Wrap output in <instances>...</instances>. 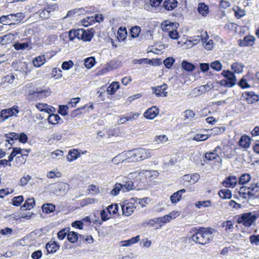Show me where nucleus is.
<instances>
[{
	"label": "nucleus",
	"mask_w": 259,
	"mask_h": 259,
	"mask_svg": "<svg viewBox=\"0 0 259 259\" xmlns=\"http://www.w3.org/2000/svg\"><path fill=\"white\" fill-rule=\"evenodd\" d=\"M192 231L194 233L191 236V240L197 243L205 245L212 240V229L210 228H200L199 229L193 228Z\"/></svg>",
	"instance_id": "f257e3e1"
},
{
	"label": "nucleus",
	"mask_w": 259,
	"mask_h": 259,
	"mask_svg": "<svg viewBox=\"0 0 259 259\" xmlns=\"http://www.w3.org/2000/svg\"><path fill=\"white\" fill-rule=\"evenodd\" d=\"M240 197L245 199L259 198V185L257 183L251 184L250 186H241L239 191Z\"/></svg>",
	"instance_id": "f03ea898"
},
{
	"label": "nucleus",
	"mask_w": 259,
	"mask_h": 259,
	"mask_svg": "<svg viewBox=\"0 0 259 259\" xmlns=\"http://www.w3.org/2000/svg\"><path fill=\"white\" fill-rule=\"evenodd\" d=\"M151 156L148 149L142 148L134 149L127 153L128 161H140Z\"/></svg>",
	"instance_id": "7ed1b4c3"
},
{
	"label": "nucleus",
	"mask_w": 259,
	"mask_h": 259,
	"mask_svg": "<svg viewBox=\"0 0 259 259\" xmlns=\"http://www.w3.org/2000/svg\"><path fill=\"white\" fill-rule=\"evenodd\" d=\"M258 217V214L256 211L249 212L239 215L236 221L238 224H242L246 227H249L253 224Z\"/></svg>",
	"instance_id": "20e7f679"
},
{
	"label": "nucleus",
	"mask_w": 259,
	"mask_h": 259,
	"mask_svg": "<svg viewBox=\"0 0 259 259\" xmlns=\"http://www.w3.org/2000/svg\"><path fill=\"white\" fill-rule=\"evenodd\" d=\"M222 75L225 78L220 81L219 83L221 86L232 88L236 83V78L234 73L229 70H223Z\"/></svg>",
	"instance_id": "39448f33"
},
{
	"label": "nucleus",
	"mask_w": 259,
	"mask_h": 259,
	"mask_svg": "<svg viewBox=\"0 0 259 259\" xmlns=\"http://www.w3.org/2000/svg\"><path fill=\"white\" fill-rule=\"evenodd\" d=\"M24 16L21 13L4 15L0 17V23L4 25H11L21 21Z\"/></svg>",
	"instance_id": "423d86ee"
},
{
	"label": "nucleus",
	"mask_w": 259,
	"mask_h": 259,
	"mask_svg": "<svg viewBox=\"0 0 259 259\" xmlns=\"http://www.w3.org/2000/svg\"><path fill=\"white\" fill-rule=\"evenodd\" d=\"M51 92L50 89L42 90L41 89H36L33 92H30L28 95L31 98L35 100H41L51 95Z\"/></svg>",
	"instance_id": "0eeeda50"
},
{
	"label": "nucleus",
	"mask_w": 259,
	"mask_h": 259,
	"mask_svg": "<svg viewBox=\"0 0 259 259\" xmlns=\"http://www.w3.org/2000/svg\"><path fill=\"white\" fill-rule=\"evenodd\" d=\"M18 108V106H14L12 108L2 110L1 112V118L5 120L13 116H17L19 112Z\"/></svg>",
	"instance_id": "6e6552de"
},
{
	"label": "nucleus",
	"mask_w": 259,
	"mask_h": 259,
	"mask_svg": "<svg viewBox=\"0 0 259 259\" xmlns=\"http://www.w3.org/2000/svg\"><path fill=\"white\" fill-rule=\"evenodd\" d=\"M241 98L248 104H253L259 100V96L253 92H245L242 93Z\"/></svg>",
	"instance_id": "1a4fd4ad"
},
{
	"label": "nucleus",
	"mask_w": 259,
	"mask_h": 259,
	"mask_svg": "<svg viewBox=\"0 0 259 259\" xmlns=\"http://www.w3.org/2000/svg\"><path fill=\"white\" fill-rule=\"evenodd\" d=\"M121 206L122 214L127 217L131 215L136 208L134 204L132 202H128L127 200L124 201L123 203L121 204Z\"/></svg>",
	"instance_id": "9d476101"
},
{
	"label": "nucleus",
	"mask_w": 259,
	"mask_h": 259,
	"mask_svg": "<svg viewBox=\"0 0 259 259\" xmlns=\"http://www.w3.org/2000/svg\"><path fill=\"white\" fill-rule=\"evenodd\" d=\"M167 88V86L166 84H163L161 85L152 87V93L155 94L157 97H166L167 96V93L165 91Z\"/></svg>",
	"instance_id": "9b49d317"
},
{
	"label": "nucleus",
	"mask_w": 259,
	"mask_h": 259,
	"mask_svg": "<svg viewBox=\"0 0 259 259\" xmlns=\"http://www.w3.org/2000/svg\"><path fill=\"white\" fill-rule=\"evenodd\" d=\"M255 40V37L252 35L244 37L243 39L238 40V45L240 47L252 46Z\"/></svg>",
	"instance_id": "f8f14e48"
},
{
	"label": "nucleus",
	"mask_w": 259,
	"mask_h": 259,
	"mask_svg": "<svg viewBox=\"0 0 259 259\" xmlns=\"http://www.w3.org/2000/svg\"><path fill=\"white\" fill-rule=\"evenodd\" d=\"M83 33H84V29L71 30L68 33L69 39L71 41H73L75 38L78 39H81Z\"/></svg>",
	"instance_id": "ddd939ff"
},
{
	"label": "nucleus",
	"mask_w": 259,
	"mask_h": 259,
	"mask_svg": "<svg viewBox=\"0 0 259 259\" xmlns=\"http://www.w3.org/2000/svg\"><path fill=\"white\" fill-rule=\"evenodd\" d=\"M158 109L155 106H153L152 107L149 108L144 112V116L146 118L153 119L158 114Z\"/></svg>",
	"instance_id": "4468645a"
},
{
	"label": "nucleus",
	"mask_w": 259,
	"mask_h": 259,
	"mask_svg": "<svg viewBox=\"0 0 259 259\" xmlns=\"http://www.w3.org/2000/svg\"><path fill=\"white\" fill-rule=\"evenodd\" d=\"M237 183V179L235 176H230L223 181L222 184L225 187L234 188Z\"/></svg>",
	"instance_id": "2eb2a0df"
},
{
	"label": "nucleus",
	"mask_w": 259,
	"mask_h": 259,
	"mask_svg": "<svg viewBox=\"0 0 259 259\" xmlns=\"http://www.w3.org/2000/svg\"><path fill=\"white\" fill-rule=\"evenodd\" d=\"M250 140L249 137L244 135L241 137L238 144L241 147L246 149L250 146Z\"/></svg>",
	"instance_id": "dca6fc26"
},
{
	"label": "nucleus",
	"mask_w": 259,
	"mask_h": 259,
	"mask_svg": "<svg viewBox=\"0 0 259 259\" xmlns=\"http://www.w3.org/2000/svg\"><path fill=\"white\" fill-rule=\"evenodd\" d=\"M94 32L95 30L93 28L87 30L84 29L81 40L84 41H90L94 36Z\"/></svg>",
	"instance_id": "f3484780"
},
{
	"label": "nucleus",
	"mask_w": 259,
	"mask_h": 259,
	"mask_svg": "<svg viewBox=\"0 0 259 259\" xmlns=\"http://www.w3.org/2000/svg\"><path fill=\"white\" fill-rule=\"evenodd\" d=\"M35 205V201L33 198H28L24 204L20 207L21 210H30Z\"/></svg>",
	"instance_id": "a211bd4d"
},
{
	"label": "nucleus",
	"mask_w": 259,
	"mask_h": 259,
	"mask_svg": "<svg viewBox=\"0 0 259 259\" xmlns=\"http://www.w3.org/2000/svg\"><path fill=\"white\" fill-rule=\"evenodd\" d=\"M179 215L178 211H172L162 218H160V222L163 224L168 222L171 219L176 218Z\"/></svg>",
	"instance_id": "6ab92c4d"
},
{
	"label": "nucleus",
	"mask_w": 259,
	"mask_h": 259,
	"mask_svg": "<svg viewBox=\"0 0 259 259\" xmlns=\"http://www.w3.org/2000/svg\"><path fill=\"white\" fill-rule=\"evenodd\" d=\"M177 0H165L163 3V7L166 10L171 11L177 6Z\"/></svg>",
	"instance_id": "aec40b11"
},
{
	"label": "nucleus",
	"mask_w": 259,
	"mask_h": 259,
	"mask_svg": "<svg viewBox=\"0 0 259 259\" xmlns=\"http://www.w3.org/2000/svg\"><path fill=\"white\" fill-rule=\"evenodd\" d=\"M46 247L48 253H54L59 248V245L56 242L53 241L47 243Z\"/></svg>",
	"instance_id": "412c9836"
},
{
	"label": "nucleus",
	"mask_w": 259,
	"mask_h": 259,
	"mask_svg": "<svg viewBox=\"0 0 259 259\" xmlns=\"http://www.w3.org/2000/svg\"><path fill=\"white\" fill-rule=\"evenodd\" d=\"M121 184L122 186V191L123 192H128L135 189V186L132 181L122 182Z\"/></svg>",
	"instance_id": "4be33fe9"
},
{
	"label": "nucleus",
	"mask_w": 259,
	"mask_h": 259,
	"mask_svg": "<svg viewBox=\"0 0 259 259\" xmlns=\"http://www.w3.org/2000/svg\"><path fill=\"white\" fill-rule=\"evenodd\" d=\"M120 85L118 82H113L107 89V93L109 95L114 94L119 88Z\"/></svg>",
	"instance_id": "5701e85b"
},
{
	"label": "nucleus",
	"mask_w": 259,
	"mask_h": 259,
	"mask_svg": "<svg viewBox=\"0 0 259 259\" xmlns=\"http://www.w3.org/2000/svg\"><path fill=\"white\" fill-rule=\"evenodd\" d=\"M47 120L50 124H56L59 123V121L61 120V118L58 114L52 113L49 115Z\"/></svg>",
	"instance_id": "b1692460"
},
{
	"label": "nucleus",
	"mask_w": 259,
	"mask_h": 259,
	"mask_svg": "<svg viewBox=\"0 0 259 259\" xmlns=\"http://www.w3.org/2000/svg\"><path fill=\"white\" fill-rule=\"evenodd\" d=\"M46 62V57L44 55L36 57L33 61V65L35 67H39Z\"/></svg>",
	"instance_id": "393cba45"
},
{
	"label": "nucleus",
	"mask_w": 259,
	"mask_h": 259,
	"mask_svg": "<svg viewBox=\"0 0 259 259\" xmlns=\"http://www.w3.org/2000/svg\"><path fill=\"white\" fill-rule=\"evenodd\" d=\"M117 38L119 41H123L125 39L127 36V31L125 27L122 28L120 27L119 28L117 31Z\"/></svg>",
	"instance_id": "a878e982"
},
{
	"label": "nucleus",
	"mask_w": 259,
	"mask_h": 259,
	"mask_svg": "<svg viewBox=\"0 0 259 259\" xmlns=\"http://www.w3.org/2000/svg\"><path fill=\"white\" fill-rule=\"evenodd\" d=\"M197 9L198 12L203 16H206L209 12L208 7L204 3L199 4Z\"/></svg>",
	"instance_id": "bb28decb"
},
{
	"label": "nucleus",
	"mask_w": 259,
	"mask_h": 259,
	"mask_svg": "<svg viewBox=\"0 0 259 259\" xmlns=\"http://www.w3.org/2000/svg\"><path fill=\"white\" fill-rule=\"evenodd\" d=\"M220 197L223 199H230L232 197L231 191L229 189H222L218 193Z\"/></svg>",
	"instance_id": "cd10ccee"
},
{
	"label": "nucleus",
	"mask_w": 259,
	"mask_h": 259,
	"mask_svg": "<svg viewBox=\"0 0 259 259\" xmlns=\"http://www.w3.org/2000/svg\"><path fill=\"white\" fill-rule=\"evenodd\" d=\"M140 240V236L138 235L136 237H133L127 240L123 241L121 242L122 246H128L132 244L137 243Z\"/></svg>",
	"instance_id": "c85d7f7f"
},
{
	"label": "nucleus",
	"mask_w": 259,
	"mask_h": 259,
	"mask_svg": "<svg viewBox=\"0 0 259 259\" xmlns=\"http://www.w3.org/2000/svg\"><path fill=\"white\" fill-rule=\"evenodd\" d=\"M182 68L186 71L191 72L195 69V65L187 61H183L182 63Z\"/></svg>",
	"instance_id": "c756f323"
},
{
	"label": "nucleus",
	"mask_w": 259,
	"mask_h": 259,
	"mask_svg": "<svg viewBox=\"0 0 259 259\" xmlns=\"http://www.w3.org/2000/svg\"><path fill=\"white\" fill-rule=\"evenodd\" d=\"M67 240L72 243H75L78 239V234L74 231L70 232L68 233Z\"/></svg>",
	"instance_id": "7c9ffc66"
},
{
	"label": "nucleus",
	"mask_w": 259,
	"mask_h": 259,
	"mask_svg": "<svg viewBox=\"0 0 259 259\" xmlns=\"http://www.w3.org/2000/svg\"><path fill=\"white\" fill-rule=\"evenodd\" d=\"M55 205L52 203H46L42 205V209L44 212L50 213L55 211Z\"/></svg>",
	"instance_id": "2f4dec72"
},
{
	"label": "nucleus",
	"mask_w": 259,
	"mask_h": 259,
	"mask_svg": "<svg viewBox=\"0 0 259 259\" xmlns=\"http://www.w3.org/2000/svg\"><path fill=\"white\" fill-rule=\"evenodd\" d=\"M244 66L238 62L233 63L231 65V69L235 73H239L243 71Z\"/></svg>",
	"instance_id": "473e14b6"
},
{
	"label": "nucleus",
	"mask_w": 259,
	"mask_h": 259,
	"mask_svg": "<svg viewBox=\"0 0 259 259\" xmlns=\"http://www.w3.org/2000/svg\"><path fill=\"white\" fill-rule=\"evenodd\" d=\"M80 155L79 153L76 150H70L67 155V160L71 162L76 159Z\"/></svg>",
	"instance_id": "72a5a7b5"
},
{
	"label": "nucleus",
	"mask_w": 259,
	"mask_h": 259,
	"mask_svg": "<svg viewBox=\"0 0 259 259\" xmlns=\"http://www.w3.org/2000/svg\"><path fill=\"white\" fill-rule=\"evenodd\" d=\"M67 185L64 183H61L58 186L56 192L59 193V195H63L66 194L67 192Z\"/></svg>",
	"instance_id": "f704fd0d"
},
{
	"label": "nucleus",
	"mask_w": 259,
	"mask_h": 259,
	"mask_svg": "<svg viewBox=\"0 0 259 259\" xmlns=\"http://www.w3.org/2000/svg\"><path fill=\"white\" fill-rule=\"evenodd\" d=\"M251 179L249 174H243L239 178L238 184L240 185H244L248 183Z\"/></svg>",
	"instance_id": "c9c22d12"
},
{
	"label": "nucleus",
	"mask_w": 259,
	"mask_h": 259,
	"mask_svg": "<svg viewBox=\"0 0 259 259\" xmlns=\"http://www.w3.org/2000/svg\"><path fill=\"white\" fill-rule=\"evenodd\" d=\"M96 61L94 57H90L86 58L84 60V66L88 69L92 68L95 64Z\"/></svg>",
	"instance_id": "e433bc0d"
},
{
	"label": "nucleus",
	"mask_w": 259,
	"mask_h": 259,
	"mask_svg": "<svg viewBox=\"0 0 259 259\" xmlns=\"http://www.w3.org/2000/svg\"><path fill=\"white\" fill-rule=\"evenodd\" d=\"M139 114L138 113H135L133 115H126L125 116H122L120 118V119L118 121V124H123L126 122V121L131 120L135 118V116L138 117L139 116Z\"/></svg>",
	"instance_id": "4c0bfd02"
},
{
	"label": "nucleus",
	"mask_w": 259,
	"mask_h": 259,
	"mask_svg": "<svg viewBox=\"0 0 259 259\" xmlns=\"http://www.w3.org/2000/svg\"><path fill=\"white\" fill-rule=\"evenodd\" d=\"M233 10L234 11L235 16L237 19L241 18L245 15V11L239 7H236V8H233Z\"/></svg>",
	"instance_id": "58836bf2"
},
{
	"label": "nucleus",
	"mask_w": 259,
	"mask_h": 259,
	"mask_svg": "<svg viewBox=\"0 0 259 259\" xmlns=\"http://www.w3.org/2000/svg\"><path fill=\"white\" fill-rule=\"evenodd\" d=\"M222 227L225 228V230L227 232H232V229L234 228V224L231 221H227L224 222L222 224Z\"/></svg>",
	"instance_id": "ea45409f"
},
{
	"label": "nucleus",
	"mask_w": 259,
	"mask_h": 259,
	"mask_svg": "<svg viewBox=\"0 0 259 259\" xmlns=\"http://www.w3.org/2000/svg\"><path fill=\"white\" fill-rule=\"evenodd\" d=\"M157 223L160 224H161V223L160 222V218L151 219L149 221L143 222L142 223V226H143L144 227H146L147 226L153 227L154 225V224Z\"/></svg>",
	"instance_id": "a19ab883"
},
{
	"label": "nucleus",
	"mask_w": 259,
	"mask_h": 259,
	"mask_svg": "<svg viewBox=\"0 0 259 259\" xmlns=\"http://www.w3.org/2000/svg\"><path fill=\"white\" fill-rule=\"evenodd\" d=\"M5 137L9 139V140H7V142L8 143V144H10L11 145H12V143H10V140L11 141H14V140H18V134L16 133H9V134H5Z\"/></svg>",
	"instance_id": "79ce46f5"
},
{
	"label": "nucleus",
	"mask_w": 259,
	"mask_h": 259,
	"mask_svg": "<svg viewBox=\"0 0 259 259\" xmlns=\"http://www.w3.org/2000/svg\"><path fill=\"white\" fill-rule=\"evenodd\" d=\"M210 67L217 71H220L222 69L223 66L219 61L217 60L211 62Z\"/></svg>",
	"instance_id": "37998d69"
},
{
	"label": "nucleus",
	"mask_w": 259,
	"mask_h": 259,
	"mask_svg": "<svg viewBox=\"0 0 259 259\" xmlns=\"http://www.w3.org/2000/svg\"><path fill=\"white\" fill-rule=\"evenodd\" d=\"M204 157L207 160L211 161L213 159H215L217 158H220V156L218 153L210 152L209 153H205ZM219 159L221 160L220 158Z\"/></svg>",
	"instance_id": "c03bdc74"
},
{
	"label": "nucleus",
	"mask_w": 259,
	"mask_h": 259,
	"mask_svg": "<svg viewBox=\"0 0 259 259\" xmlns=\"http://www.w3.org/2000/svg\"><path fill=\"white\" fill-rule=\"evenodd\" d=\"M141 31V28L139 26H135L131 29V36L132 38H136L139 35Z\"/></svg>",
	"instance_id": "a18cd8bd"
},
{
	"label": "nucleus",
	"mask_w": 259,
	"mask_h": 259,
	"mask_svg": "<svg viewBox=\"0 0 259 259\" xmlns=\"http://www.w3.org/2000/svg\"><path fill=\"white\" fill-rule=\"evenodd\" d=\"M24 201V197L23 196L20 195L18 196L14 197L12 199V204L16 206H20L22 202Z\"/></svg>",
	"instance_id": "49530a36"
},
{
	"label": "nucleus",
	"mask_w": 259,
	"mask_h": 259,
	"mask_svg": "<svg viewBox=\"0 0 259 259\" xmlns=\"http://www.w3.org/2000/svg\"><path fill=\"white\" fill-rule=\"evenodd\" d=\"M182 198V195L178 192H175L170 197L172 203H177Z\"/></svg>",
	"instance_id": "de8ad7c7"
},
{
	"label": "nucleus",
	"mask_w": 259,
	"mask_h": 259,
	"mask_svg": "<svg viewBox=\"0 0 259 259\" xmlns=\"http://www.w3.org/2000/svg\"><path fill=\"white\" fill-rule=\"evenodd\" d=\"M69 228H64L59 231L57 234L58 238L60 240H63L66 236L67 237Z\"/></svg>",
	"instance_id": "09e8293b"
},
{
	"label": "nucleus",
	"mask_w": 259,
	"mask_h": 259,
	"mask_svg": "<svg viewBox=\"0 0 259 259\" xmlns=\"http://www.w3.org/2000/svg\"><path fill=\"white\" fill-rule=\"evenodd\" d=\"M122 186L121 183H116L113 189L111 191V194L113 196H116L119 194L120 190H122Z\"/></svg>",
	"instance_id": "8fccbe9b"
},
{
	"label": "nucleus",
	"mask_w": 259,
	"mask_h": 259,
	"mask_svg": "<svg viewBox=\"0 0 259 259\" xmlns=\"http://www.w3.org/2000/svg\"><path fill=\"white\" fill-rule=\"evenodd\" d=\"M28 47L29 45L27 42H17L14 45V47L16 50H23Z\"/></svg>",
	"instance_id": "3c124183"
},
{
	"label": "nucleus",
	"mask_w": 259,
	"mask_h": 259,
	"mask_svg": "<svg viewBox=\"0 0 259 259\" xmlns=\"http://www.w3.org/2000/svg\"><path fill=\"white\" fill-rule=\"evenodd\" d=\"M185 118L184 120H186L187 119L188 121H191L194 117L195 114L192 110H187L185 111Z\"/></svg>",
	"instance_id": "603ef678"
},
{
	"label": "nucleus",
	"mask_w": 259,
	"mask_h": 259,
	"mask_svg": "<svg viewBox=\"0 0 259 259\" xmlns=\"http://www.w3.org/2000/svg\"><path fill=\"white\" fill-rule=\"evenodd\" d=\"M69 106L68 105H60L59 106V109L58 112L63 116H66L68 114V110L69 109Z\"/></svg>",
	"instance_id": "864d4df0"
},
{
	"label": "nucleus",
	"mask_w": 259,
	"mask_h": 259,
	"mask_svg": "<svg viewBox=\"0 0 259 259\" xmlns=\"http://www.w3.org/2000/svg\"><path fill=\"white\" fill-rule=\"evenodd\" d=\"M249 239L252 245L258 246L259 245V235H252L249 236Z\"/></svg>",
	"instance_id": "5fc2aeb1"
},
{
	"label": "nucleus",
	"mask_w": 259,
	"mask_h": 259,
	"mask_svg": "<svg viewBox=\"0 0 259 259\" xmlns=\"http://www.w3.org/2000/svg\"><path fill=\"white\" fill-rule=\"evenodd\" d=\"M174 62H175V59L172 57L166 58L163 61L164 65L168 69H169L172 67Z\"/></svg>",
	"instance_id": "6e6d98bb"
},
{
	"label": "nucleus",
	"mask_w": 259,
	"mask_h": 259,
	"mask_svg": "<svg viewBox=\"0 0 259 259\" xmlns=\"http://www.w3.org/2000/svg\"><path fill=\"white\" fill-rule=\"evenodd\" d=\"M211 205V201L210 200L198 201L195 203V206L198 208H201L202 206L206 207Z\"/></svg>",
	"instance_id": "4d7b16f0"
},
{
	"label": "nucleus",
	"mask_w": 259,
	"mask_h": 259,
	"mask_svg": "<svg viewBox=\"0 0 259 259\" xmlns=\"http://www.w3.org/2000/svg\"><path fill=\"white\" fill-rule=\"evenodd\" d=\"M74 63L71 60L64 61L62 64V68L65 70H68L73 66Z\"/></svg>",
	"instance_id": "13d9d810"
},
{
	"label": "nucleus",
	"mask_w": 259,
	"mask_h": 259,
	"mask_svg": "<svg viewBox=\"0 0 259 259\" xmlns=\"http://www.w3.org/2000/svg\"><path fill=\"white\" fill-rule=\"evenodd\" d=\"M108 212L110 214H116L118 210V206L117 204H111L107 208Z\"/></svg>",
	"instance_id": "bf43d9fd"
},
{
	"label": "nucleus",
	"mask_w": 259,
	"mask_h": 259,
	"mask_svg": "<svg viewBox=\"0 0 259 259\" xmlns=\"http://www.w3.org/2000/svg\"><path fill=\"white\" fill-rule=\"evenodd\" d=\"M239 86L242 89L248 88L250 87V85L247 82V80L245 77H242L238 83Z\"/></svg>",
	"instance_id": "052dcab7"
},
{
	"label": "nucleus",
	"mask_w": 259,
	"mask_h": 259,
	"mask_svg": "<svg viewBox=\"0 0 259 259\" xmlns=\"http://www.w3.org/2000/svg\"><path fill=\"white\" fill-rule=\"evenodd\" d=\"M208 138V136L205 134H196L194 137V140L196 141H205Z\"/></svg>",
	"instance_id": "680f3d73"
},
{
	"label": "nucleus",
	"mask_w": 259,
	"mask_h": 259,
	"mask_svg": "<svg viewBox=\"0 0 259 259\" xmlns=\"http://www.w3.org/2000/svg\"><path fill=\"white\" fill-rule=\"evenodd\" d=\"M167 137L164 135L157 136L155 138V141L157 143H163L167 141Z\"/></svg>",
	"instance_id": "e2e57ef3"
},
{
	"label": "nucleus",
	"mask_w": 259,
	"mask_h": 259,
	"mask_svg": "<svg viewBox=\"0 0 259 259\" xmlns=\"http://www.w3.org/2000/svg\"><path fill=\"white\" fill-rule=\"evenodd\" d=\"M203 46L205 49L207 50H211L213 48V41L211 39H209L207 42L205 40L203 41Z\"/></svg>",
	"instance_id": "0e129e2a"
},
{
	"label": "nucleus",
	"mask_w": 259,
	"mask_h": 259,
	"mask_svg": "<svg viewBox=\"0 0 259 259\" xmlns=\"http://www.w3.org/2000/svg\"><path fill=\"white\" fill-rule=\"evenodd\" d=\"M72 226L79 229H82L83 224L82 221H75L72 223Z\"/></svg>",
	"instance_id": "69168bd1"
},
{
	"label": "nucleus",
	"mask_w": 259,
	"mask_h": 259,
	"mask_svg": "<svg viewBox=\"0 0 259 259\" xmlns=\"http://www.w3.org/2000/svg\"><path fill=\"white\" fill-rule=\"evenodd\" d=\"M18 140H19V141L22 143H26L28 140L27 135L24 133L18 134Z\"/></svg>",
	"instance_id": "338daca9"
},
{
	"label": "nucleus",
	"mask_w": 259,
	"mask_h": 259,
	"mask_svg": "<svg viewBox=\"0 0 259 259\" xmlns=\"http://www.w3.org/2000/svg\"><path fill=\"white\" fill-rule=\"evenodd\" d=\"M42 253L40 250H37L33 252L31 254V257L33 259H39L42 256Z\"/></svg>",
	"instance_id": "774afa93"
}]
</instances>
